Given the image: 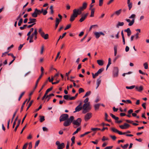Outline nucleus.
Wrapping results in <instances>:
<instances>
[{"instance_id": "obj_57", "label": "nucleus", "mask_w": 149, "mask_h": 149, "mask_svg": "<svg viewBox=\"0 0 149 149\" xmlns=\"http://www.w3.org/2000/svg\"><path fill=\"white\" fill-rule=\"evenodd\" d=\"M44 49V46L43 45H42L41 47V51H40V54H43Z\"/></svg>"}, {"instance_id": "obj_20", "label": "nucleus", "mask_w": 149, "mask_h": 149, "mask_svg": "<svg viewBox=\"0 0 149 149\" xmlns=\"http://www.w3.org/2000/svg\"><path fill=\"white\" fill-rule=\"evenodd\" d=\"M101 79H100V78H99L97 79L96 84L97 85V86L96 87V89H97L99 87V85L101 83Z\"/></svg>"}, {"instance_id": "obj_19", "label": "nucleus", "mask_w": 149, "mask_h": 149, "mask_svg": "<svg viewBox=\"0 0 149 149\" xmlns=\"http://www.w3.org/2000/svg\"><path fill=\"white\" fill-rule=\"evenodd\" d=\"M82 108V107L81 106H78L75 108V111H74V112L75 113L76 112H78V111H79Z\"/></svg>"}, {"instance_id": "obj_23", "label": "nucleus", "mask_w": 149, "mask_h": 149, "mask_svg": "<svg viewBox=\"0 0 149 149\" xmlns=\"http://www.w3.org/2000/svg\"><path fill=\"white\" fill-rule=\"evenodd\" d=\"M121 12L122 9H120L118 10L115 11L114 12V14H115V15H116L117 16H118L120 14Z\"/></svg>"}, {"instance_id": "obj_53", "label": "nucleus", "mask_w": 149, "mask_h": 149, "mask_svg": "<svg viewBox=\"0 0 149 149\" xmlns=\"http://www.w3.org/2000/svg\"><path fill=\"white\" fill-rule=\"evenodd\" d=\"M124 126L125 127V129H126L127 128L130 126V125L129 124H127V123H124Z\"/></svg>"}, {"instance_id": "obj_17", "label": "nucleus", "mask_w": 149, "mask_h": 149, "mask_svg": "<svg viewBox=\"0 0 149 149\" xmlns=\"http://www.w3.org/2000/svg\"><path fill=\"white\" fill-rule=\"evenodd\" d=\"M127 33V35L128 36H130L131 33V31L130 28H128L124 30Z\"/></svg>"}, {"instance_id": "obj_61", "label": "nucleus", "mask_w": 149, "mask_h": 149, "mask_svg": "<svg viewBox=\"0 0 149 149\" xmlns=\"http://www.w3.org/2000/svg\"><path fill=\"white\" fill-rule=\"evenodd\" d=\"M32 147V143L31 142H30L29 144V147L28 149H31Z\"/></svg>"}, {"instance_id": "obj_31", "label": "nucleus", "mask_w": 149, "mask_h": 149, "mask_svg": "<svg viewBox=\"0 0 149 149\" xmlns=\"http://www.w3.org/2000/svg\"><path fill=\"white\" fill-rule=\"evenodd\" d=\"M110 115L113 118L116 120H118L119 119L118 117H116L115 115H114L112 113H110Z\"/></svg>"}, {"instance_id": "obj_58", "label": "nucleus", "mask_w": 149, "mask_h": 149, "mask_svg": "<svg viewBox=\"0 0 149 149\" xmlns=\"http://www.w3.org/2000/svg\"><path fill=\"white\" fill-rule=\"evenodd\" d=\"M71 24H68L66 26L64 30H66L69 28H70L71 27Z\"/></svg>"}, {"instance_id": "obj_33", "label": "nucleus", "mask_w": 149, "mask_h": 149, "mask_svg": "<svg viewBox=\"0 0 149 149\" xmlns=\"http://www.w3.org/2000/svg\"><path fill=\"white\" fill-rule=\"evenodd\" d=\"M20 122H21V120H19L18 121L17 124V125L16 126V127L14 129L15 131L16 132L17 131V128L18 127H19V124L20 123Z\"/></svg>"}, {"instance_id": "obj_6", "label": "nucleus", "mask_w": 149, "mask_h": 149, "mask_svg": "<svg viewBox=\"0 0 149 149\" xmlns=\"http://www.w3.org/2000/svg\"><path fill=\"white\" fill-rule=\"evenodd\" d=\"M81 119L80 118H78L76 120L72 121V123L74 124V127L76 128L79 126L81 123Z\"/></svg>"}, {"instance_id": "obj_18", "label": "nucleus", "mask_w": 149, "mask_h": 149, "mask_svg": "<svg viewBox=\"0 0 149 149\" xmlns=\"http://www.w3.org/2000/svg\"><path fill=\"white\" fill-rule=\"evenodd\" d=\"M60 21V20H59V19L58 18H56V21L55 25V29H56Z\"/></svg>"}, {"instance_id": "obj_60", "label": "nucleus", "mask_w": 149, "mask_h": 149, "mask_svg": "<svg viewBox=\"0 0 149 149\" xmlns=\"http://www.w3.org/2000/svg\"><path fill=\"white\" fill-rule=\"evenodd\" d=\"M95 141H91V142L95 144H97L98 143V141L97 140H95Z\"/></svg>"}, {"instance_id": "obj_25", "label": "nucleus", "mask_w": 149, "mask_h": 149, "mask_svg": "<svg viewBox=\"0 0 149 149\" xmlns=\"http://www.w3.org/2000/svg\"><path fill=\"white\" fill-rule=\"evenodd\" d=\"M101 104H95L94 105L95 109V110H97L99 109L100 106Z\"/></svg>"}, {"instance_id": "obj_63", "label": "nucleus", "mask_w": 149, "mask_h": 149, "mask_svg": "<svg viewBox=\"0 0 149 149\" xmlns=\"http://www.w3.org/2000/svg\"><path fill=\"white\" fill-rule=\"evenodd\" d=\"M27 145V143H26V144H25L23 146L22 149H26Z\"/></svg>"}, {"instance_id": "obj_22", "label": "nucleus", "mask_w": 149, "mask_h": 149, "mask_svg": "<svg viewBox=\"0 0 149 149\" xmlns=\"http://www.w3.org/2000/svg\"><path fill=\"white\" fill-rule=\"evenodd\" d=\"M127 4L129 10H130L132 6V4L131 2L130 1H127Z\"/></svg>"}, {"instance_id": "obj_3", "label": "nucleus", "mask_w": 149, "mask_h": 149, "mask_svg": "<svg viewBox=\"0 0 149 149\" xmlns=\"http://www.w3.org/2000/svg\"><path fill=\"white\" fill-rule=\"evenodd\" d=\"M82 108L83 109L82 113H85L89 111L91 109V108L90 106L89 103L88 102L87 103L84 104Z\"/></svg>"}, {"instance_id": "obj_62", "label": "nucleus", "mask_w": 149, "mask_h": 149, "mask_svg": "<svg viewBox=\"0 0 149 149\" xmlns=\"http://www.w3.org/2000/svg\"><path fill=\"white\" fill-rule=\"evenodd\" d=\"M64 99L66 100H67L69 98V96L68 95H64L63 96Z\"/></svg>"}, {"instance_id": "obj_55", "label": "nucleus", "mask_w": 149, "mask_h": 149, "mask_svg": "<svg viewBox=\"0 0 149 149\" xmlns=\"http://www.w3.org/2000/svg\"><path fill=\"white\" fill-rule=\"evenodd\" d=\"M40 143V141L38 140L37 141H36L35 143V148H36V147L38 146V144H39Z\"/></svg>"}, {"instance_id": "obj_30", "label": "nucleus", "mask_w": 149, "mask_h": 149, "mask_svg": "<svg viewBox=\"0 0 149 149\" xmlns=\"http://www.w3.org/2000/svg\"><path fill=\"white\" fill-rule=\"evenodd\" d=\"M38 32L40 34L41 36L43 34H45V33L43 31V30L41 28H40L38 30Z\"/></svg>"}, {"instance_id": "obj_9", "label": "nucleus", "mask_w": 149, "mask_h": 149, "mask_svg": "<svg viewBox=\"0 0 149 149\" xmlns=\"http://www.w3.org/2000/svg\"><path fill=\"white\" fill-rule=\"evenodd\" d=\"M56 144L57 146V149H63L65 147V145L63 143H60L59 141H57L56 142Z\"/></svg>"}, {"instance_id": "obj_38", "label": "nucleus", "mask_w": 149, "mask_h": 149, "mask_svg": "<svg viewBox=\"0 0 149 149\" xmlns=\"http://www.w3.org/2000/svg\"><path fill=\"white\" fill-rule=\"evenodd\" d=\"M135 87V86L134 85L132 86H126V88L127 89H132L134 88Z\"/></svg>"}, {"instance_id": "obj_54", "label": "nucleus", "mask_w": 149, "mask_h": 149, "mask_svg": "<svg viewBox=\"0 0 149 149\" xmlns=\"http://www.w3.org/2000/svg\"><path fill=\"white\" fill-rule=\"evenodd\" d=\"M109 139L107 138H106L105 136H103L102 139V141H104L105 140H108Z\"/></svg>"}, {"instance_id": "obj_27", "label": "nucleus", "mask_w": 149, "mask_h": 149, "mask_svg": "<svg viewBox=\"0 0 149 149\" xmlns=\"http://www.w3.org/2000/svg\"><path fill=\"white\" fill-rule=\"evenodd\" d=\"M124 25V23L123 22H118V23L116 25L117 28H119L120 26H123Z\"/></svg>"}, {"instance_id": "obj_24", "label": "nucleus", "mask_w": 149, "mask_h": 149, "mask_svg": "<svg viewBox=\"0 0 149 149\" xmlns=\"http://www.w3.org/2000/svg\"><path fill=\"white\" fill-rule=\"evenodd\" d=\"M54 95V94L53 93L49 94L48 95H46V98H47V101H48L51 98L52 96H53Z\"/></svg>"}, {"instance_id": "obj_39", "label": "nucleus", "mask_w": 149, "mask_h": 149, "mask_svg": "<svg viewBox=\"0 0 149 149\" xmlns=\"http://www.w3.org/2000/svg\"><path fill=\"white\" fill-rule=\"evenodd\" d=\"M81 128H80V127L78 128L73 133V134H72V135H74L75 134H76L77 133H78V132L81 130Z\"/></svg>"}, {"instance_id": "obj_28", "label": "nucleus", "mask_w": 149, "mask_h": 149, "mask_svg": "<svg viewBox=\"0 0 149 149\" xmlns=\"http://www.w3.org/2000/svg\"><path fill=\"white\" fill-rule=\"evenodd\" d=\"M41 36L45 40L49 38V35L48 34H46L45 35L43 34Z\"/></svg>"}, {"instance_id": "obj_26", "label": "nucleus", "mask_w": 149, "mask_h": 149, "mask_svg": "<svg viewBox=\"0 0 149 149\" xmlns=\"http://www.w3.org/2000/svg\"><path fill=\"white\" fill-rule=\"evenodd\" d=\"M122 102H123L126 103V104H127V103L132 104V103L131 101L130 100H122Z\"/></svg>"}, {"instance_id": "obj_49", "label": "nucleus", "mask_w": 149, "mask_h": 149, "mask_svg": "<svg viewBox=\"0 0 149 149\" xmlns=\"http://www.w3.org/2000/svg\"><path fill=\"white\" fill-rule=\"evenodd\" d=\"M24 93H25V92H23L21 93V94H20V95L19 98V99H18L19 101L21 99V98L22 97L23 95L24 94Z\"/></svg>"}, {"instance_id": "obj_10", "label": "nucleus", "mask_w": 149, "mask_h": 149, "mask_svg": "<svg viewBox=\"0 0 149 149\" xmlns=\"http://www.w3.org/2000/svg\"><path fill=\"white\" fill-rule=\"evenodd\" d=\"M92 113H87L85 116L84 119L86 121L88 120L92 117Z\"/></svg>"}, {"instance_id": "obj_37", "label": "nucleus", "mask_w": 149, "mask_h": 149, "mask_svg": "<svg viewBox=\"0 0 149 149\" xmlns=\"http://www.w3.org/2000/svg\"><path fill=\"white\" fill-rule=\"evenodd\" d=\"M92 76L93 78H95L99 74L97 72L95 74H94L93 73H92Z\"/></svg>"}, {"instance_id": "obj_7", "label": "nucleus", "mask_w": 149, "mask_h": 149, "mask_svg": "<svg viewBox=\"0 0 149 149\" xmlns=\"http://www.w3.org/2000/svg\"><path fill=\"white\" fill-rule=\"evenodd\" d=\"M87 3L86 2H84L82 7H80L79 9H77V11L79 12V14H81V12L85 9L87 7Z\"/></svg>"}, {"instance_id": "obj_14", "label": "nucleus", "mask_w": 149, "mask_h": 149, "mask_svg": "<svg viewBox=\"0 0 149 149\" xmlns=\"http://www.w3.org/2000/svg\"><path fill=\"white\" fill-rule=\"evenodd\" d=\"M29 22L28 23L29 24H31L32 23H36V19L34 18H30L29 19Z\"/></svg>"}, {"instance_id": "obj_50", "label": "nucleus", "mask_w": 149, "mask_h": 149, "mask_svg": "<svg viewBox=\"0 0 149 149\" xmlns=\"http://www.w3.org/2000/svg\"><path fill=\"white\" fill-rule=\"evenodd\" d=\"M47 81H46L45 84H44L42 86L41 88V89L40 90V91H39V93H40V92L42 90V89L43 88V87L45 86L46 85V84H47Z\"/></svg>"}, {"instance_id": "obj_2", "label": "nucleus", "mask_w": 149, "mask_h": 149, "mask_svg": "<svg viewBox=\"0 0 149 149\" xmlns=\"http://www.w3.org/2000/svg\"><path fill=\"white\" fill-rule=\"evenodd\" d=\"M80 14H79V12L77 11V9H74L73 10V13L70 17V21L72 22L73 21L75 18L77 17L78 15Z\"/></svg>"}, {"instance_id": "obj_16", "label": "nucleus", "mask_w": 149, "mask_h": 149, "mask_svg": "<svg viewBox=\"0 0 149 149\" xmlns=\"http://www.w3.org/2000/svg\"><path fill=\"white\" fill-rule=\"evenodd\" d=\"M38 34V32L37 31V30L36 29H34V32L33 33H32L31 35L30 36V38H33L34 37V36L36 34Z\"/></svg>"}, {"instance_id": "obj_34", "label": "nucleus", "mask_w": 149, "mask_h": 149, "mask_svg": "<svg viewBox=\"0 0 149 149\" xmlns=\"http://www.w3.org/2000/svg\"><path fill=\"white\" fill-rule=\"evenodd\" d=\"M27 100H28L27 99H26L25 100V101L23 103V104L21 106V111H20L21 112L23 111L24 105L25 103H26V102L27 101Z\"/></svg>"}, {"instance_id": "obj_12", "label": "nucleus", "mask_w": 149, "mask_h": 149, "mask_svg": "<svg viewBox=\"0 0 149 149\" xmlns=\"http://www.w3.org/2000/svg\"><path fill=\"white\" fill-rule=\"evenodd\" d=\"M118 69L117 67H116L114 68L113 70V76L115 77H118Z\"/></svg>"}, {"instance_id": "obj_52", "label": "nucleus", "mask_w": 149, "mask_h": 149, "mask_svg": "<svg viewBox=\"0 0 149 149\" xmlns=\"http://www.w3.org/2000/svg\"><path fill=\"white\" fill-rule=\"evenodd\" d=\"M47 8H47V9L46 10H43V12H42V13H43V14L44 15H45L47 13Z\"/></svg>"}, {"instance_id": "obj_45", "label": "nucleus", "mask_w": 149, "mask_h": 149, "mask_svg": "<svg viewBox=\"0 0 149 149\" xmlns=\"http://www.w3.org/2000/svg\"><path fill=\"white\" fill-rule=\"evenodd\" d=\"M50 13L51 14H53L54 13V10H53V6L52 5L50 7Z\"/></svg>"}, {"instance_id": "obj_13", "label": "nucleus", "mask_w": 149, "mask_h": 149, "mask_svg": "<svg viewBox=\"0 0 149 149\" xmlns=\"http://www.w3.org/2000/svg\"><path fill=\"white\" fill-rule=\"evenodd\" d=\"M88 14V13H87L85 15H82L81 17L79 19V22H83L86 18Z\"/></svg>"}, {"instance_id": "obj_48", "label": "nucleus", "mask_w": 149, "mask_h": 149, "mask_svg": "<svg viewBox=\"0 0 149 149\" xmlns=\"http://www.w3.org/2000/svg\"><path fill=\"white\" fill-rule=\"evenodd\" d=\"M84 90L82 88H79V93L80 94L81 93L84 92Z\"/></svg>"}, {"instance_id": "obj_44", "label": "nucleus", "mask_w": 149, "mask_h": 149, "mask_svg": "<svg viewBox=\"0 0 149 149\" xmlns=\"http://www.w3.org/2000/svg\"><path fill=\"white\" fill-rule=\"evenodd\" d=\"M22 22L23 19L22 18H20L18 23V24L19 26H21V24Z\"/></svg>"}, {"instance_id": "obj_1", "label": "nucleus", "mask_w": 149, "mask_h": 149, "mask_svg": "<svg viewBox=\"0 0 149 149\" xmlns=\"http://www.w3.org/2000/svg\"><path fill=\"white\" fill-rule=\"evenodd\" d=\"M136 16V15L135 14H132L129 17V18L132 19L131 21V20L129 19H125V20L127 22H130L128 24V25L129 26H131L135 22Z\"/></svg>"}, {"instance_id": "obj_32", "label": "nucleus", "mask_w": 149, "mask_h": 149, "mask_svg": "<svg viewBox=\"0 0 149 149\" xmlns=\"http://www.w3.org/2000/svg\"><path fill=\"white\" fill-rule=\"evenodd\" d=\"M91 15L90 17H92L94 16V13L95 12V9L94 8H92L91 10Z\"/></svg>"}, {"instance_id": "obj_5", "label": "nucleus", "mask_w": 149, "mask_h": 149, "mask_svg": "<svg viewBox=\"0 0 149 149\" xmlns=\"http://www.w3.org/2000/svg\"><path fill=\"white\" fill-rule=\"evenodd\" d=\"M43 11V8H42L41 10L36 8L35 9L34 12L32 14V16L33 17H36L38 15H39L42 13Z\"/></svg>"}, {"instance_id": "obj_56", "label": "nucleus", "mask_w": 149, "mask_h": 149, "mask_svg": "<svg viewBox=\"0 0 149 149\" xmlns=\"http://www.w3.org/2000/svg\"><path fill=\"white\" fill-rule=\"evenodd\" d=\"M103 0H99V6H101L103 3Z\"/></svg>"}, {"instance_id": "obj_43", "label": "nucleus", "mask_w": 149, "mask_h": 149, "mask_svg": "<svg viewBox=\"0 0 149 149\" xmlns=\"http://www.w3.org/2000/svg\"><path fill=\"white\" fill-rule=\"evenodd\" d=\"M104 70V68H102L99 69L98 71L97 72L99 74L102 73Z\"/></svg>"}, {"instance_id": "obj_15", "label": "nucleus", "mask_w": 149, "mask_h": 149, "mask_svg": "<svg viewBox=\"0 0 149 149\" xmlns=\"http://www.w3.org/2000/svg\"><path fill=\"white\" fill-rule=\"evenodd\" d=\"M135 87V89L136 90L139 92H141L143 90V87L142 86H141L139 87L138 86H136Z\"/></svg>"}, {"instance_id": "obj_8", "label": "nucleus", "mask_w": 149, "mask_h": 149, "mask_svg": "<svg viewBox=\"0 0 149 149\" xmlns=\"http://www.w3.org/2000/svg\"><path fill=\"white\" fill-rule=\"evenodd\" d=\"M69 116L67 114H64L61 115L60 117V122L65 121L68 119Z\"/></svg>"}, {"instance_id": "obj_51", "label": "nucleus", "mask_w": 149, "mask_h": 149, "mask_svg": "<svg viewBox=\"0 0 149 149\" xmlns=\"http://www.w3.org/2000/svg\"><path fill=\"white\" fill-rule=\"evenodd\" d=\"M45 120L44 116H42L40 118V122H42Z\"/></svg>"}, {"instance_id": "obj_21", "label": "nucleus", "mask_w": 149, "mask_h": 149, "mask_svg": "<svg viewBox=\"0 0 149 149\" xmlns=\"http://www.w3.org/2000/svg\"><path fill=\"white\" fill-rule=\"evenodd\" d=\"M97 63L99 65L102 66L104 64V61L101 60H98L97 61Z\"/></svg>"}, {"instance_id": "obj_35", "label": "nucleus", "mask_w": 149, "mask_h": 149, "mask_svg": "<svg viewBox=\"0 0 149 149\" xmlns=\"http://www.w3.org/2000/svg\"><path fill=\"white\" fill-rule=\"evenodd\" d=\"M18 109H17L15 111V112H14V113L13 115L12 118V120H11V123H12L13 122V120L17 112L18 111Z\"/></svg>"}, {"instance_id": "obj_36", "label": "nucleus", "mask_w": 149, "mask_h": 149, "mask_svg": "<svg viewBox=\"0 0 149 149\" xmlns=\"http://www.w3.org/2000/svg\"><path fill=\"white\" fill-rule=\"evenodd\" d=\"M53 89L52 87H51L50 88L48 89L46 91L45 94L47 95L48 93L51 91Z\"/></svg>"}, {"instance_id": "obj_11", "label": "nucleus", "mask_w": 149, "mask_h": 149, "mask_svg": "<svg viewBox=\"0 0 149 149\" xmlns=\"http://www.w3.org/2000/svg\"><path fill=\"white\" fill-rule=\"evenodd\" d=\"M94 35L95 36V37L96 38L98 39L100 36L101 35L104 36V34L102 32H96L94 33Z\"/></svg>"}, {"instance_id": "obj_40", "label": "nucleus", "mask_w": 149, "mask_h": 149, "mask_svg": "<svg viewBox=\"0 0 149 149\" xmlns=\"http://www.w3.org/2000/svg\"><path fill=\"white\" fill-rule=\"evenodd\" d=\"M33 102V100H31L30 102H29V103L27 107V108L26 111H27L29 109V107H31V106L32 105Z\"/></svg>"}, {"instance_id": "obj_4", "label": "nucleus", "mask_w": 149, "mask_h": 149, "mask_svg": "<svg viewBox=\"0 0 149 149\" xmlns=\"http://www.w3.org/2000/svg\"><path fill=\"white\" fill-rule=\"evenodd\" d=\"M74 119L73 116H71L67 120L64 121L63 125L65 127H67L70 125Z\"/></svg>"}, {"instance_id": "obj_59", "label": "nucleus", "mask_w": 149, "mask_h": 149, "mask_svg": "<svg viewBox=\"0 0 149 149\" xmlns=\"http://www.w3.org/2000/svg\"><path fill=\"white\" fill-rule=\"evenodd\" d=\"M27 26V25L26 24H25L23 25V26H21L19 27L20 29L21 30H23L24 29L25 27H26Z\"/></svg>"}, {"instance_id": "obj_64", "label": "nucleus", "mask_w": 149, "mask_h": 149, "mask_svg": "<svg viewBox=\"0 0 149 149\" xmlns=\"http://www.w3.org/2000/svg\"><path fill=\"white\" fill-rule=\"evenodd\" d=\"M113 147L112 146H107L104 149H111Z\"/></svg>"}, {"instance_id": "obj_46", "label": "nucleus", "mask_w": 149, "mask_h": 149, "mask_svg": "<svg viewBox=\"0 0 149 149\" xmlns=\"http://www.w3.org/2000/svg\"><path fill=\"white\" fill-rule=\"evenodd\" d=\"M111 130L113 132H115V133H117L118 131V130L116 129L114 127H112L111 128Z\"/></svg>"}, {"instance_id": "obj_47", "label": "nucleus", "mask_w": 149, "mask_h": 149, "mask_svg": "<svg viewBox=\"0 0 149 149\" xmlns=\"http://www.w3.org/2000/svg\"><path fill=\"white\" fill-rule=\"evenodd\" d=\"M143 66L145 69H147L148 68V64L147 63H145L143 64Z\"/></svg>"}, {"instance_id": "obj_42", "label": "nucleus", "mask_w": 149, "mask_h": 149, "mask_svg": "<svg viewBox=\"0 0 149 149\" xmlns=\"http://www.w3.org/2000/svg\"><path fill=\"white\" fill-rule=\"evenodd\" d=\"M114 56H116V54L117 53V46H115L114 47Z\"/></svg>"}, {"instance_id": "obj_41", "label": "nucleus", "mask_w": 149, "mask_h": 149, "mask_svg": "<svg viewBox=\"0 0 149 149\" xmlns=\"http://www.w3.org/2000/svg\"><path fill=\"white\" fill-rule=\"evenodd\" d=\"M91 93V91H87L85 95L83 97H86L89 96L90 95Z\"/></svg>"}, {"instance_id": "obj_29", "label": "nucleus", "mask_w": 149, "mask_h": 149, "mask_svg": "<svg viewBox=\"0 0 149 149\" xmlns=\"http://www.w3.org/2000/svg\"><path fill=\"white\" fill-rule=\"evenodd\" d=\"M111 60L110 58H109L108 59V64L107 65V68H106V70H107L108 68L109 67V65L111 64Z\"/></svg>"}]
</instances>
